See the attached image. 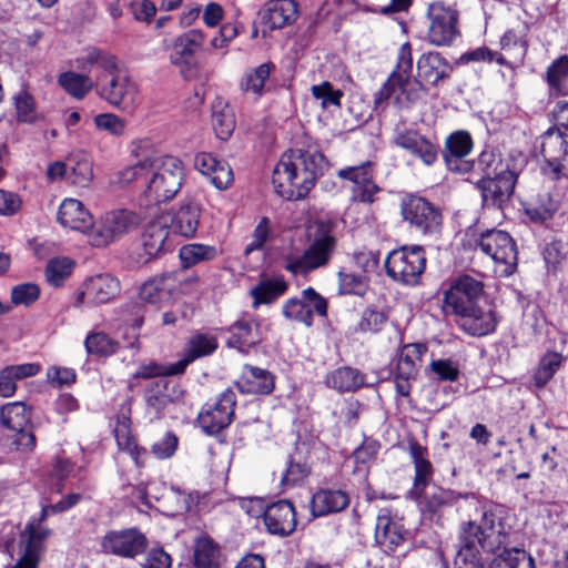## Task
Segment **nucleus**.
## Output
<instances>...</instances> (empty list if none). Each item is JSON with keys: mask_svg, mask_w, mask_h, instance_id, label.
<instances>
[{"mask_svg": "<svg viewBox=\"0 0 568 568\" xmlns=\"http://www.w3.org/2000/svg\"><path fill=\"white\" fill-rule=\"evenodd\" d=\"M39 372L40 365L33 363L4 367L0 373V396H12L17 389V381L36 376Z\"/></svg>", "mask_w": 568, "mask_h": 568, "instance_id": "nucleus-45", "label": "nucleus"}, {"mask_svg": "<svg viewBox=\"0 0 568 568\" xmlns=\"http://www.w3.org/2000/svg\"><path fill=\"white\" fill-rule=\"evenodd\" d=\"M14 106L20 122L33 123L37 120L36 102L27 90H21L14 95Z\"/></svg>", "mask_w": 568, "mask_h": 568, "instance_id": "nucleus-62", "label": "nucleus"}, {"mask_svg": "<svg viewBox=\"0 0 568 568\" xmlns=\"http://www.w3.org/2000/svg\"><path fill=\"white\" fill-rule=\"evenodd\" d=\"M81 499L80 494H70L53 505L42 507L40 518L27 523L18 539L6 542V551L16 559V564L6 568H38L41 555L44 550L43 541L50 530L42 527L41 523L52 513H63L75 506Z\"/></svg>", "mask_w": 568, "mask_h": 568, "instance_id": "nucleus-3", "label": "nucleus"}, {"mask_svg": "<svg viewBox=\"0 0 568 568\" xmlns=\"http://www.w3.org/2000/svg\"><path fill=\"white\" fill-rule=\"evenodd\" d=\"M498 318L491 307L474 306L460 317V327L473 336H484L493 333L497 327Z\"/></svg>", "mask_w": 568, "mask_h": 568, "instance_id": "nucleus-37", "label": "nucleus"}, {"mask_svg": "<svg viewBox=\"0 0 568 568\" xmlns=\"http://www.w3.org/2000/svg\"><path fill=\"white\" fill-rule=\"evenodd\" d=\"M58 83L69 95L77 100H82L92 89H95V81L89 75L73 71L61 73Z\"/></svg>", "mask_w": 568, "mask_h": 568, "instance_id": "nucleus-48", "label": "nucleus"}, {"mask_svg": "<svg viewBox=\"0 0 568 568\" xmlns=\"http://www.w3.org/2000/svg\"><path fill=\"white\" fill-rule=\"evenodd\" d=\"M212 126L221 140H227L232 135L235 129V115L229 104L220 101L213 105Z\"/></svg>", "mask_w": 568, "mask_h": 568, "instance_id": "nucleus-51", "label": "nucleus"}, {"mask_svg": "<svg viewBox=\"0 0 568 568\" xmlns=\"http://www.w3.org/2000/svg\"><path fill=\"white\" fill-rule=\"evenodd\" d=\"M413 70V49L409 42L400 45L395 70L375 95V103L387 101L400 87L407 84Z\"/></svg>", "mask_w": 568, "mask_h": 568, "instance_id": "nucleus-23", "label": "nucleus"}, {"mask_svg": "<svg viewBox=\"0 0 568 568\" xmlns=\"http://www.w3.org/2000/svg\"><path fill=\"white\" fill-rule=\"evenodd\" d=\"M349 505V496L339 489H320L311 499V513L313 517L327 516L339 513Z\"/></svg>", "mask_w": 568, "mask_h": 568, "instance_id": "nucleus-38", "label": "nucleus"}, {"mask_svg": "<svg viewBox=\"0 0 568 568\" xmlns=\"http://www.w3.org/2000/svg\"><path fill=\"white\" fill-rule=\"evenodd\" d=\"M288 290V284L283 277L263 278L250 290L252 307L257 310L261 305H270L276 302Z\"/></svg>", "mask_w": 568, "mask_h": 568, "instance_id": "nucleus-41", "label": "nucleus"}, {"mask_svg": "<svg viewBox=\"0 0 568 568\" xmlns=\"http://www.w3.org/2000/svg\"><path fill=\"white\" fill-rule=\"evenodd\" d=\"M499 43L501 50L508 54L509 60L507 62H511L513 68L524 61L527 53V42L515 30H507L500 38Z\"/></svg>", "mask_w": 568, "mask_h": 568, "instance_id": "nucleus-55", "label": "nucleus"}, {"mask_svg": "<svg viewBox=\"0 0 568 568\" xmlns=\"http://www.w3.org/2000/svg\"><path fill=\"white\" fill-rule=\"evenodd\" d=\"M220 548L209 536H200L193 546L195 568H219Z\"/></svg>", "mask_w": 568, "mask_h": 568, "instance_id": "nucleus-46", "label": "nucleus"}, {"mask_svg": "<svg viewBox=\"0 0 568 568\" xmlns=\"http://www.w3.org/2000/svg\"><path fill=\"white\" fill-rule=\"evenodd\" d=\"M311 93L316 101H320L322 109L339 108L341 100L344 97L343 91L334 89L328 81L312 85Z\"/></svg>", "mask_w": 568, "mask_h": 568, "instance_id": "nucleus-61", "label": "nucleus"}, {"mask_svg": "<svg viewBox=\"0 0 568 568\" xmlns=\"http://www.w3.org/2000/svg\"><path fill=\"white\" fill-rule=\"evenodd\" d=\"M97 94L110 105L121 110H133L139 95V88L129 71L119 62L108 72H100L95 78Z\"/></svg>", "mask_w": 568, "mask_h": 568, "instance_id": "nucleus-5", "label": "nucleus"}, {"mask_svg": "<svg viewBox=\"0 0 568 568\" xmlns=\"http://www.w3.org/2000/svg\"><path fill=\"white\" fill-rule=\"evenodd\" d=\"M97 130L105 131L113 136H122L126 129L125 119L114 113H100L93 118Z\"/></svg>", "mask_w": 568, "mask_h": 568, "instance_id": "nucleus-63", "label": "nucleus"}, {"mask_svg": "<svg viewBox=\"0 0 568 568\" xmlns=\"http://www.w3.org/2000/svg\"><path fill=\"white\" fill-rule=\"evenodd\" d=\"M58 222L63 227L88 235L93 227L92 215L84 205L75 199H65L58 211Z\"/></svg>", "mask_w": 568, "mask_h": 568, "instance_id": "nucleus-33", "label": "nucleus"}, {"mask_svg": "<svg viewBox=\"0 0 568 568\" xmlns=\"http://www.w3.org/2000/svg\"><path fill=\"white\" fill-rule=\"evenodd\" d=\"M274 70L275 64L271 61L248 69L240 81V89L261 98L267 91V83Z\"/></svg>", "mask_w": 568, "mask_h": 568, "instance_id": "nucleus-43", "label": "nucleus"}, {"mask_svg": "<svg viewBox=\"0 0 568 568\" xmlns=\"http://www.w3.org/2000/svg\"><path fill=\"white\" fill-rule=\"evenodd\" d=\"M393 142L427 166L433 165L438 159V145L417 130L397 126Z\"/></svg>", "mask_w": 568, "mask_h": 568, "instance_id": "nucleus-19", "label": "nucleus"}, {"mask_svg": "<svg viewBox=\"0 0 568 568\" xmlns=\"http://www.w3.org/2000/svg\"><path fill=\"white\" fill-rule=\"evenodd\" d=\"M566 135L556 128H549L541 135L540 150L545 161L551 168L554 179H559L561 164L560 161L567 155Z\"/></svg>", "mask_w": 568, "mask_h": 568, "instance_id": "nucleus-35", "label": "nucleus"}, {"mask_svg": "<svg viewBox=\"0 0 568 568\" xmlns=\"http://www.w3.org/2000/svg\"><path fill=\"white\" fill-rule=\"evenodd\" d=\"M219 346L216 336L210 333L196 332L190 336L182 353L181 359L176 362L178 371L182 374L186 367L197 358L212 355Z\"/></svg>", "mask_w": 568, "mask_h": 568, "instance_id": "nucleus-36", "label": "nucleus"}, {"mask_svg": "<svg viewBox=\"0 0 568 568\" xmlns=\"http://www.w3.org/2000/svg\"><path fill=\"white\" fill-rule=\"evenodd\" d=\"M201 211L195 203L181 205L172 216L164 215L171 222L174 233L184 237L193 236L199 227Z\"/></svg>", "mask_w": 568, "mask_h": 568, "instance_id": "nucleus-42", "label": "nucleus"}, {"mask_svg": "<svg viewBox=\"0 0 568 568\" xmlns=\"http://www.w3.org/2000/svg\"><path fill=\"white\" fill-rule=\"evenodd\" d=\"M327 308L328 303L326 298L313 287H307L301 292L300 297H292L284 302L282 315L287 321L311 327L314 322V314L326 317Z\"/></svg>", "mask_w": 568, "mask_h": 568, "instance_id": "nucleus-12", "label": "nucleus"}, {"mask_svg": "<svg viewBox=\"0 0 568 568\" xmlns=\"http://www.w3.org/2000/svg\"><path fill=\"white\" fill-rule=\"evenodd\" d=\"M425 267L426 255L419 245L393 250L385 260L386 274L404 285H416Z\"/></svg>", "mask_w": 568, "mask_h": 568, "instance_id": "nucleus-6", "label": "nucleus"}, {"mask_svg": "<svg viewBox=\"0 0 568 568\" xmlns=\"http://www.w3.org/2000/svg\"><path fill=\"white\" fill-rule=\"evenodd\" d=\"M30 409L22 402L6 404L0 410V422L8 429L22 430L30 425Z\"/></svg>", "mask_w": 568, "mask_h": 568, "instance_id": "nucleus-49", "label": "nucleus"}, {"mask_svg": "<svg viewBox=\"0 0 568 568\" xmlns=\"http://www.w3.org/2000/svg\"><path fill=\"white\" fill-rule=\"evenodd\" d=\"M99 546L104 555L135 559L146 551L149 540L139 528L132 527L106 531Z\"/></svg>", "mask_w": 568, "mask_h": 568, "instance_id": "nucleus-11", "label": "nucleus"}, {"mask_svg": "<svg viewBox=\"0 0 568 568\" xmlns=\"http://www.w3.org/2000/svg\"><path fill=\"white\" fill-rule=\"evenodd\" d=\"M204 41L205 36L199 29H190L179 34L169 45V61L175 65L192 60L202 49Z\"/></svg>", "mask_w": 568, "mask_h": 568, "instance_id": "nucleus-34", "label": "nucleus"}, {"mask_svg": "<svg viewBox=\"0 0 568 568\" xmlns=\"http://www.w3.org/2000/svg\"><path fill=\"white\" fill-rule=\"evenodd\" d=\"M547 82L557 94H568V55L560 57L549 65Z\"/></svg>", "mask_w": 568, "mask_h": 568, "instance_id": "nucleus-56", "label": "nucleus"}, {"mask_svg": "<svg viewBox=\"0 0 568 568\" xmlns=\"http://www.w3.org/2000/svg\"><path fill=\"white\" fill-rule=\"evenodd\" d=\"M478 516L460 521L454 568H485L483 552L498 554L490 568H535L532 557L511 547V527L503 506L485 503L476 507Z\"/></svg>", "mask_w": 568, "mask_h": 568, "instance_id": "nucleus-1", "label": "nucleus"}, {"mask_svg": "<svg viewBox=\"0 0 568 568\" xmlns=\"http://www.w3.org/2000/svg\"><path fill=\"white\" fill-rule=\"evenodd\" d=\"M68 182L79 186L87 187L93 179V164L88 155L83 153L73 154L68 158Z\"/></svg>", "mask_w": 568, "mask_h": 568, "instance_id": "nucleus-47", "label": "nucleus"}, {"mask_svg": "<svg viewBox=\"0 0 568 568\" xmlns=\"http://www.w3.org/2000/svg\"><path fill=\"white\" fill-rule=\"evenodd\" d=\"M142 247L149 258L156 257L173 247L168 217L162 215L146 225L142 234Z\"/></svg>", "mask_w": 568, "mask_h": 568, "instance_id": "nucleus-30", "label": "nucleus"}, {"mask_svg": "<svg viewBox=\"0 0 568 568\" xmlns=\"http://www.w3.org/2000/svg\"><path fill=\"white\" fill-rule=\"evenodd\" d=\"M336 246V239L323 232L301 255L290 254L284 258V268L292 274H307L328 264Z\"/></svg>", "mask_w": 568, "mask_h": 568, "instance_id": "nucleus-9", "label": "nucleus"}, {"mask_svg": "<svg viewBox=\"0 0 568 568\" xmlns=\"http://www.w3.org/2000/svg\"><path fill=\"white\" fill-rule=\"evenodd\" d=\"M170 382L164 378L152 381L148 384L144 392V399L146 404V413L160 418L171 404L172 398L169 394Z\"/></svg>", "mask_w": 568, "mask_h": 568, "instance_id": "nucleus-44", "label": "nucleus"}, {"mask_svg": "<svg viewBox=\"0 0 568 568\" xmlns=\"http://www.w3.org/2000/svg\"><path fill=\"white\" fill-rule=\"evenodd\" d=\"M326 166L325 156L316 150L291 149L284 152L273 170L276 193L290 201L306 197Z\"/></svg>", "mask_w": 568, "mask_h": 568, "instance_id": "nucleus-2", "label": "nucleus"}, {"mask_svg": "<svg viewBox=\"0 0 568 568\" xmlns=\"http://www.w3.org/2000/svg\"><path fill=\"white\" fill-rule=\"evenodd\" d=\"M170 276L161 275L148 280L139 291V297L146 303L155 304L165 298L171 291Z\"/></svg>", "mask_w": 568, "mask_h": 568, "instance_id": "nucleus-53", "label": "nucleus"}, {"mask_svg": "<svg viewBox=\"0 0 568 568\" xmlns=\"http://www.w3.org/2000/svg\"><path fill=\"white\" fill-rule=\"evenodd\" d=\"M483 288L480 281L469 275L459 276L444 294V313L462 317L477 305V298L481 295Z\"/></svg>", "mask_w": 568, "mask_h": 568, "instance_id": "nucleus-14", "label": "nucleus"}, {"mask_svg": "<svg viewBox=\"0 0 568 568\" xmlns=\"http://www.w3.org/2000/svg\"><path fill=\"white\" fill-rule=\"evenodd\" d=\"M516 182L517 175L515 172L500 170L497 175L481 178L476 185L486 205L503 207L510 200Z\"/></svg>", "mask_w": 568, "mask_h": 568, "instance_id": "nucleus-20", "label": "nucleus"}, {"mask_svg": "<svg viewBox=\"0 0 568 568\" xmlns=\"http://www.w3.org/2000/svg\"><path fill=\"white\" fill-rule=\"evenodd\" d=\"M406 535L407 531L404 525L392 515L389 509L384 508L379 510L376 518L375 541L385 552L395 551L397 547L403 545Z\"/></svg>", "mask_w": 568, "mask_h": 568, "instance_id": "nucleus-25", "label": "nucleus"}, {"mask_svg": "<svg viewBox=\"0 0 568 568\" xmlns=\"http://www.w3.org/2000/svg\"><path fill=\"white\" fill-rule=\"evenodd\" d=\"M140 222V216L129 210L108 212L98 223H93L92 230L88 233V241L92 246L104 247L123 234L134 230Z\"/></svg>", "mask_w": 568, "mask_h": 568, "instance_id": "nucleus-10", "label": "nucleus"}, {"mask_svg": "<svg viewBox=\"0 0 568 568\" xmlns=\"http://www.w3.org/2000/svg\"><path fill=\"white\" fill-rule=\"evenodd\" d=\"M264 525L268 532L288 536L296 528V514L288 500H280L266 507L263 515Z\"/></svg>", "mask_w": 568, "mask_h": 568, "instance_id": "nucleus-27", "label": "nucleus"}, {"mask_svg": "<svg viewBox=\"0 0 568 568\" xmlns=\"http://www.w3.org/2000/svg\"><path fill=\"white\" fill-rule=\"evenodd\" d=\"M475 169L483 174V178H490L497 175L500 170H508L505 168L500 155L493 150H484L479 154L475 162Z\"/></svg>", "mask_w": 568, "mask_h": 568, "instance_id": "nucleus-64", "label": "nucleus"}, {"mask_svg": "<svg viewBox=\"0 0 568 568\" xmlns=\"http://www.w3.org/2000/svg\"><path fill=\"white\" fill-rule=\"evenodd\" d=\"M179 256L184 268L192 267L202 262H209L217 256V248L213 245L191 243L180 248Z\"/></svg>", "mask_w": 568, "mask_h": 568, "instance_id": "nucleus-50", "label": "nucleus"}, {"mask_svg": "<svg viewBox=\"0 0 568 568\" xmlns=\"http://www.w3.org/2000/svg\"><path fill=\"white\" fill-rule=\"evenodd\" d=\"M185 179L183 162L173 155L152 154L144 195L156 204L173 200Z\"/></svg>", "mask_w": 568, "mask_h": 568, "instance_id": "nucleus-4", "label": "nucleus"}, {"mask_svg": "<svg viewBox=\"0 0 568 568\" xmlns=\"http://www.w3.org/2000/svg\"><path fill=\"white\" fill-rule=\"evenodd\" d=\"M261 19L262 38L271 37L273 31L292 26L298 17V6L294 0H270L257 12Z\"/></svg>", "mask_w": 568, "mask_h": 568, "instance_id": "nucleus-16", "label": "nucleus"}, {"mask_svg": "<svg viewBox=\"0 0 568 568\" xmlns=\"http://www.w3.org/2000/svg\"><path fill=\"white\" fill-rule=\"evenodd\" d=\"M473 150V139L467 131L450 133L445 140L443 160L448 171L466 174L475 170V162L466 158Z\"/></svg>", "mask_w": 568, "mask_h": 568, "instance_id": "nucleus-17", "label": "nucleus"}, {"mask_svg": "<svg viewBox=\"0 0 568 568\" xmlns=\"http://www.w3.org/2000/svg\"><path fill=\"white\" fill-rule=\"evenodd\" d=\"M452 72L453 65L439 52L423 53L417 60V77L433 87L448 79Z\"/></svg>", "mask_w": 568, "mask_h": 568, "instance_id": "nucleus-32", "label": "nucleus"}, {"mask_svg": "<svg viewBox=\"0 0 568 568\" xmlns=\"http://www.w3.org/2000/svg\"><path fill=\"white\" fill-rule=\"evenodd\" d=\"M74 263L68 257H57L49 261L45 267V277L50 285L61 286L71 275Z\"/></svg>", "mask_w": 568, "mask_h": 568, "instance_id": "nucleus-59", "label": "nucleus"}, {"mask_svg": "<svg viewBox=\"0 0 568 568\" xmlns=\"http://www.w3.org/2000/svg\"><path fill=\"white\" fill-rule=\"evenodd\" d=\"M480 250L496 264L500 276L511 275L517 267L518 253L514 239L501 230H486L478 239Z\"/></svg>", "mask_w": 568, "mask_h": 568, "instance_id": "nucleus-8", "label": "nucleus"}, {"mask_svg": "<svg viewBox=\"0 0 568 568\" xmlns=\"http://www.w3.org/2000/svg\"><path fill=\"white\" fill-rule=\"evenodd\" d=\"M425 40L435 47H449L459 36L458 11L443 1L430 2L426 11Z\"/></svg>", "mask_w": 568, "mask_h": 568, "instance_id": "nucleus-7", "label": "nucleus"}, {"mask_svg": "<svg viewBox=\"0 0 568 568\" xmlns=\"http://www.w3.org/2000/svg\"><path fill=\"white\" fill-rule=\"evenodd\" d=\"M402 215L424 234L436 233L442 226L440 211L424 197L415 195L406 197L402 203Z\"/></svg>", "mask_w": 568, "mask_h": 568, "instance_id": "nucleus-15", "label": "nucleus"}, {"mask_svg": "<svg viewBox=\"0 0 568 568\" xmlns=\"http://www.w3.org/2000/svg\"><path fill=\"white\" fill-rule=\"evenodd\" d=\"M413 70V49L409 42L400 45L395 70L375 95V103L387 101L400 87L407 84Z\"/></svg>", "mask_w": 568, "mask_h": 568, "instance_id": "nucleus-22", "label": "nucleus"}, {"mask_svg": "<svg viewBox=\"0 0 568 568\" xmlns=\"http://www.w3.org/2000/svg\"><path fill=\"white\" fill-rule=\"evenodd\" d=\"M365 374L351 366H342L329 372L325 384L338 393H354L365 386Z\"/></svg>", "mask_w": 568, "mask_h": 568, "instance_id": "nucleus-39", "label": "nucleus"}, {"mask_svg": "<svg viewBox=\"0 0 568 568\" xmlns=\"http://www.w3.org/2000/svg\"><path fill=\"white\" fill-rule=\"evenodd\" d=\"M121 291L120 281L111 274H98L90 277L84 290L78 293L75 304H105L114 300Z\"/></svg>", "mask_w": 568, "mask_h": 568, "instance_id": "nucleus-21", "label": "nucleus"}, {"mask_svg": "<svg viewBox=\"0 0 568 568\" xmlns=\"http://www.w3.org/2000/svg\"><path fill=\"white\" fill-rule=\"evenodd\" d=\"M427 352V346L420 343L406 344L400 349L396 371L395 387L398 395L408 397L412 389V381L417 375V364Z\"/></svg>", "mask_w": 568, "mask_h": 568, "instance_id": "nucleus-18", "label": "nucleus"}, {"mask_svg": "<svg viewBox=\"0 0 568 568\" xmlns=\"http://www.w3.org/2000/svg\"><path fill=\"white\" fill-rule=\"evenodd\" d=\"M469 494H459L450 489L437 488L426 495L423 503V510L432 515L437 514L442 508L453 506L459 498H467Z\"/></svg>", "mask_w": 568, "mask_h": 568, "instance_id": "nucleus-54", "label": "nucleus"}, {"mask_svg": "<svg viewBox=\"0 0 568 568\" xmlns=\"http://www.w3.org/2000/svg\"><path fill=\"white\" fill-rule=\"evenodd\" d=\"M235 385L242 394L268 395L274 390L275 376L267 369L244 365Z\"/></svg>", "mask_w": 568, "mask_h": 568, "instance_id": "nucleus-31", "label": "nucleus"}, {"mask_svg": "<svg viewBox=\"0 0 568 568\" xmlns=\"http://www.w3.org/2000/svg\"><path fill=\"white\" fill-rule=\"evenodd\" d=\"M564 356L557 352H547L539 359L538 366L534 373L532 381L536 387H544L560 368Z\"/></svg>", "mask_w": 568, "mask_h": 568, "instance_id": "nucleus-52", "label": "nucleus"}, {"mask_svg": "<svg viewBox=\"0 0 568 568\" xmlns=\"http://www.w3.org/2000/svg\"><path fill=\"white\" fill-rule=\"evenodd\" d=\"M131 420L126 416L118 417L114 427V437L120 450L128 453L136 466H143L148 452L144 447L138 445L135 438L131 434Z\"/></svg>", "mask_w": 568, "mask_h": 568, "instance_id": "nucleus-40", "label": "nucleus"}, {"mask_svg": "<svg viewBox=\"0 0 568 568\" xmlns=\"http://www.w3.org/2000/svg\"><path fill=\"white\" fill-rule=\"evenodd\" d=\"M408 453L415 470L413 487L408 494L412 499L418 500L433 480L434 468L427 458V448L418 442L412 440L408 443Z\"/></svg>", "mask_w": 568, "mask_h": 568, "instance_id": "nucleus-28", "label": "nucleus"}, {"mask_svg": "<svg viewBox=\"0 0 568 568\" xmlns=\"http://www.w3.org/2000/svg\"><path fill=\"white\" fill-rule=\"evenodd\" d=\"M230 336L226 341L229 347L247 353L263 339L261 321L253 315L245 314L235 321L229 328Z\"/></svg>", "mask_w": 568, "mask_h": 568, "instance_id": "nucleus-24", "label": "nucleus"}, {"mask_svg": "<svg viewBox=\"0 0 568 568\" xmlns=\"http://www.w3.org/2000/svg\"><path fill=\"white\" fill-rule=\"evenodd\" d=\"M236 395L232 389H225L214 403L205 404L199 416L197 423L207 435H216L227 428L234 417Z\"/></svg>", "mask_w": 568, "mask_h": 568, "instance_id": "nucleus-13", "label": "nucleus"}, {"mask_svg": "<svg viewBox=\"0 0 568 568\" xmlns=\"http://www.w3.org/2000/svg\"><path fill=\"white\" fill-rule=\"evenodd\" d=\"M194 166L220 191L227 190L234 182V174L226 161L214 154L200 152L195 155Z\"/></svg>", "mask_w": 568, "mask_h": 568, "instance_id": "nucleus-26", "label": "nucleus"}, {"mask_svg": "<svg viewBox=\"0 0 568 568\" xmlns=\"http://www.w3.org/2000/svg\"><path fill=\"white\" fill-rule=\"evenodd\" d=\"M367 287L368 278L366 276L353 272H338L339 294L362 296L365 294Z\"/></svg>", "mask_w": 568, "mask_h": 568, "instance_id": "nucleus-60", "label": "nucleus"}, {"mask_svg": "<svg viewBox=\"0 0 568 568\" xmlns=\"http://www.w3.org/2000/svg\"><path fill=\"white\" fill-rule=\"evenodd\" d=\"M152 143L149 139L135 140L131 143V154L139 159L133 165L126 166L118 172V182L128 185L138 180L148 182L150 171Z\"/></svg>", "mask_w": 568, "mask_h": 568, "instance_id": "nucleus-29", "label": "nucleus"}, {"mask_svg": "<svg viewBox=\"0 0 568 568\" xmlns=\"http://www.w3.org/2000/svg\"><path fill=\"white\" fill-rule=\"evenodd\" d=\"M84 346L89 354L109 356L118 351L119 343L103 332H93L87 336Z\"/></svg>", "mask_w": 568, "mask_h": 568, "instance_id": "nucleus-57", "label": "nucleus"}, {"mask_svg": "<svg viewBox=\"0 0 568 568\" xmlns=\"http://www.w3.org/2000/svg\"><path fill=\"white\" fill-rule=\"evenodd\" d=\"M388 320V314L375 306H369L362 312L361 318L356 325V332L378 333L382 331Z\"/></svg>", "mask_w": 568, "mask_h": 568, "instance_id": "nucleus-58", "label": "nucleus"}]
</instances>
